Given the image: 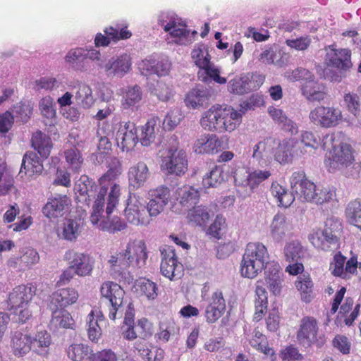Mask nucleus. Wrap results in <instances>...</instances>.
<instances>
[{
	"mask_svg": "<svg viewBox=\"0 0 361 361\" xmlns=\"http://www.w3.org/2000/svg\"><path fill=\"white\" fill-rule=\"evenodd\" d=\"M64 157L69 168L73 172L78 173L84 161L80 151L74 146L64 151Z\"/></svg>",
	"mask_w": 361,
	"mask_h": 361,
	"instance_id": "nucleus-49",
	"label": "nucleus"
},
{
	"mask_svg": "<svg viewBox=\"0 0 361 361\" xmlns=\"http://www.w3.org/2000/svg\"><path fill=\"white\" fill-rule=\"evenodd\" d=\"M297 143L293 138H285L282 140L277 139L273 157L274 160L280 164L285 165L293 160V149Z\"/></svg>",
	"mask_w": 361,
	"mask_h": 361,
	"instance_id": "nucleus-25",
	"label": "nucleus"
},
{
	"mask_svg": "<svg viewBox=\"0 0 361 361\" xmlns=\"http://www.w3.org/2000/svg\"><path fill=\"white\" fill-rule=\"evenodd\" d=\"M271 172L269 169H254L240 168L234 172L235 185L238 192H243L244 196H250L259 185L269 178Z\"/></svg>",
	"mask_w": 361,
	"mask_h": 361,
	"instance_id": "nucleus-6",
	"label": "nucleus"
},
{
	"mask_svg": "<svg viewBox=\"0 0 361 361\" xmlns=\"http://www.w3.org/2000/svg\"><path fill=\"white\" fill-rule=\"evenodd\" d=\"M289 231V226L286 217L283 214H277L274 216L270 226L271 235L277 242L281 241Z\"/></svg>",
	"mask_w": 361,
	"mask_h": 361,
	"instance_id": "nucleus-40",
	"label": "nucleus"
},
{
	"mask_svg": "<svg viewBox=\"0 0 361 361\" xmlns=\"http://www.w3.org/2000/svg\"><path fill=\"white\" fill-rule=\"evenodd\" d=\"M286 259L289 262L299 261L302 255V247L299 243L291 242L284 248Z\"/></svg>",
	"mask_w": 361,
	"mask_h": 361,
	"instance_id": "nucleus-62",
	"label": "nucleus"
},
{
	"mask_svg": "<svg viewBox=\"0 0 361 361\" xmlns=\"http://www.w3.org/2000/svg\"><path fill=\"white\" fill-rule=\"evenodd\" d=\"M343 138L341 133H333L324 137L323 148L328 142L332 145L324 161L325 166L330 173L345 169L354 161L353 149L350 144L343 142Z\"/></svg>",
	"mask_w": 361,
	"mask_h": 361,
	"instance_id": "nucleus-1",
	"label": "nucleus"
},
{
	"mask_svg": "<svg viewBox=\"0 0 361 361\" xmlns=\"http://www.w3.org/2000/svg\"><path fill=\"white\" fill-rule=\"evenodd\" d=\"M108 76L123 75L129 71L131 66L130 58L128 55H121L116 59L111 58L105 64H99Z\"/></svg>",
	"mask_w": 361,
	"mask_h": 361,
	"instance_id": "nucleus-28",
	"label": "nucleus"
},
{
	"mask_svg": "<svg viewBox=\"0 0 361 361\" xmlns=\"http://www.w3.org/2000/svg\"><path fill=\"white\" fill-rule=\"evenodd\" d=\"M82 183V186L79 183L76 190V197L75 200L78 202H81L87 206H89L91 202L90 195L88 194V186L92 188L94 183L87 176H82L79 180Z\"/></svg>",
	"mask_w": 361,
	"mask_h": 361,
	"instance_id": "nucleus-48",
	"label": "nucleus"
},
{
	"mask_svg": "<svg viewBox=\"0 0 361 361\" xmlns=\"http://www.w3.org/2000/svg\"><path fill=\"white\" fill-rule=\"evenodd\" d=\"M162 131L160 118L158 116H152L141 126L139 141L142 146L148 147L159 140Z\"/></svg>",
	"mask_w": 361,
	"mask_h": 361,
	"instance_id": "nucleus-18",
	"label": "nucleus"
},
{
	"mask_svg": "<svg viewBox=\"0 0 361 361\" xmlns=\"http://www.w3.org/2000/svg\"><path fill=\"white\" fill-rule=\"evenodd\" d=\"M223 107L219 105H213L204 111L200 118V123L203 129L220 133L222 123Z\"/></svg>",
	"mask_w": 361,
	"mask_h": 361,
	"instance_id": "nucleus-23",
	"label": "nucleus"
},
{
	"mask_svg": "<svg viewBox=\"0 0 361 361\" xmlns=\"http://www.w3.org/2000/svg\"><path fill=\"white\" fill-rule=\"evenodd\" d=\"M64 259L78 276L85 277L92 274L94 260L89 255L68 250L64 255Z\"/></svg>",
	"mask_w": 361,
	"mask_h": 361,
	"instance_id": "nucleus-13",
	"label": "nucleus"
},
{
	"mask_svg": "<svg viewBox=\"0 0 361 361\" xmlns=\"http://www.w3.org/2000/svg\"><path fill=\"white\" fill-rule=\"evenodd\" d=\"M101 298L109 303V317L111 320L116 318L117 312L122 307L125 291L120 285L113 281H105L100 287Z\"/></svg>",
	"mask_w": 361,
	"mask_h": 361,
	"instance_id": "nucleus-9",
	"label": "nucleus"
},
{
	"mask_svg": "<svg viewBox=\"0 0 361 361\" xmlns=\"http://www.w3.org/2000/svg\"><path fill=\"white\" fill-rule=\"evenodd\" d=\"M188 221L195 226H205L210 219L207 208L204 206H195L188 212Z\"/></svg>",
	"mask_w": 361,
	"mask_h": 361,
	"instance_id": "nucleus-42",
	"label": "nucleus"
},
{
	"mask_svg": "<svg viewBox=\"0 0 361 361\" xmlns=\"http://www.w3.org/2000/svg\"><path fill=\"white\" fill-rule=\"evenodd\" d=\"M160 251L161 274L170 280L180 278L183 274V267L182 264L178 261L175 250L171 246L165 245Z\"/></svg>",
	"mask_w": 361,
	"mask_h": 361,
	"instance_id": "nucleus-12",
	"label": "nucleus"
},
{
	"mask_svg": "<svg viewBox=\"0 0 361 361\" xmlns=\"http://www.w3.org/2000/svg\"><path fill=\"white\" fill-rule=\"evenodd\" d=\"M309 118L314 126L322 128H331L340 123L343 116L341 111L337 108L319 105L310 111Z\"/></svg>",
	"mask_w": 361,
	"mask_h": 361,
	"instance_id": "nucleus-8",
	"label": "nucleus"
},
{
	"mask_svg": "<svg viewBox=\"0 0 361 361\" xmlns=\"http://www.w3.org/2000/svg\"><path fill=\"white\" fill-rule=\"evenodd\" d=\"M301 184L302 185L298 186V188L295 190L298 198L302 202H312V200H314V195L317 190L316 185L310 180Z\"/></svg>",
	"mask_w": 361,
	"mask_h": 361,
	"instance_id": "nucleus-58",
	"label": "nucleus"
},
{
	"mask_svg": "<svg viewBox=\"0 0 361 361\" xmlns=\"http://www.w3.org/2000/svg\"><path fill=\"white\" fill-rule=\"evenodd\" d=\"M75 99L77 104L83 109H89L94 103L92 88L85 83H80L78 85Z\"/></svg>",
	"mask_w": 361,
	"mask_h": 361,
	"instance_id": "nucleus-41",
	"label": "nucleus"
},
{
	"mask_svg": "<svg viewBox=\"0 0 361 361\" xmlns=\"http://www.w3.org/2000/svg\"><path fill=\"white\" fill-rule=\"evenodd\" d=\"M128 180L134 188H140L144 185L149 176V169L143 161H140L129 169Z\"/></svg>",
	"mask_w": 361,
	"mask_h": 361,
	"instance_id": "nucleus-36",
	"label": "nucleus"
},
{
	"mask_svg": "<svg viewBox=\"0 0 361 361\" xmlns=\"http://www.w3.org/2000/svg\"><path fill=\"white\" fill-rule=\"evenodd\" d=\"M51 319L49 325L54 329H71L75 327V321L71 314L64 309L51 310Z\"/></svg>",
	"mask_w": 361,
	"mask_h": 361,
	"instance_id": "nucleus-35",
	"label": "nucleus"
},
{
	"mask_svg": "<svg viewBox=\"0 0 361 361\" xmlns=\"http://www.w3.org/2000/svg\"><path fill=\"white\" fill-rule=\"evenodd\" d=\"M197 75L204 82H207L208 80H214L219 84H225L226 82V79L220 76L219 69L210 61L205 66L199 68Z\"/></svg>",
	"mask_w": 361,
	"mask_h": 361,
	"instance_id": "nucleus-43",
	"label": "nucleus"
},
{
	"mask_svg": "<svg viewBox=\"0 0 361 361\" xmlns=\"http://www.w3.org/2000/svg\"><path fill=\"white\" fill-rule=\"evenodd\" d=\"M342 228L339 221L328 219L322 231H317L309 235V240L312 245L324 251H332L338 247V234Z\"/></svg>",
	"mask_w": 361,
	"mask_h": 361,
	"instance_id": "nucleus-5",
	"label": "nucleus"
},
{
	"mask_svg": "<svg viewBox=\"0 0 361 361\" xmlns=\"http://www.w3.org/2000/svg\"><path fill=\"white\" fill-rule=\"evenodd\" d=\"M122 173L120 161L116 158L111 159L107 171L98 180L100 187L104 186L107 190L110 186V192L107 197L106 212L109 216L117 206L121 195V187L118 184L113 183Z\"/></svg>",
	"mask_w": 361,
	"mask_h": 361,
	"instance_id": "nucleus-4",
	"label": "nucleus"
},
{
	"mask_svg": "<svg viewBox=\"0 0 361 361\" xmlns=\"http://www.w3.org/2000/svg\"><path fill=\"white\" fill-rule=\"evenodd\" d=\"M164 31L169 32L171 37L176 38L185 37L189 35V31L184 24L177 23L175 20H171L164 25Z\"/></svg>",
	"mask_w": 361,
	"mask_h": 361,
	"instance_id": "nucleus-63",
	"label": "nucleus"
},
{
	"mask_svg": "<svg viewBox=\"0 0 361 361\" xmlns=\"http://www.w3.org/2000/svg\"><path fill=\"white\" fill-rule=\"evenodd\" d=\"M32 146L44 159L49 155L53 145L51 139L41 131L36 132L32 137Z\"/></svg>",
	"mask_w": 361,
	"mask_h": 361,
	"instance_id": "nucleus-38",
	"label": "nucleus"
},
{
	"mask_svg": "<svg viewBox=\"0 0 361 361\" xmlns=\"http://www.w3.org/2000/svg\"><path fill=\"white\" fill-rule=\"evenodd\" d=\"M295 286L303 302L310 303L314 298V283L309 274L298 276Z\"/></svg>",
	"mask_w": 361,
	"mask_h": 361,
	"instance_id": "nucleus-34",
	"label": "nucleus"
},
{
	"mask_svg": "<svg viewBox=\"0 0 361 361\" xmlns=\"http://www.w3.org/2000/svg\"><path fill=\"white\" fill-rule=\"evenodd\" d=\"M87 361H118V357L111 349L106 348L96 353L92 352Z\"/></svg>",
	"mask_w": 361,
	"mask_h": 361,
	"instance_id": "nucleus-64",
	"label": "nucleus"
},
{
	"mask_svg": "<svg viewBox=\"0 0 361 361\" xmlns=\"http://www.w3.org/2000/svg\"><path fill=\"white\" fill-rule=\"evenodd\" d=\"M126 255L125 252H120L110 256L108 263L111 270L121 274L130 267V264Z\"/></svg>",
	"mask_w": 361,
	"mask_h": 361,
	"instance_id": "nucleus-56",
	"label": "nucleus"
},
{
	"mask_svg": "<svg viewBox=\"0 0 361 361\" xmlns=\"http://www.w3.org/2000/svg\"><path fill=\"white\" fill-rule=\"evenodd\" d=\"M191 57L195 64L200 68L211 61L208 48L204 44H197L191 52Z\"/></svg>",
	"mask_w": 361,
	"mask_h": 361,
	"instance_id": "nucleus-57",
	"label": "nucleus"
},
{
	"mask_svg": "<svg viewBox=\"0 0 361 361\" xmlns=\"http://www.w3.org/2000/svg\"><path fill=\"white\" fill-rule=\"evenodd\" d=\"M126 226V224L118 216H115L111 219L108 217L106 220L102 221L99 224L101 230L110 233L121 231L124 230Z\"/></svg>",
	"mask_w": 361,
	"mask_h": 361,
	"instance_id": "nucleus-60",
	"label": "nucleus"
},
{
	"mask_svg": "<svg viewBox=\"0 0 361 361\" xmlns=\"http://www.w3.org/2000/svg\"><path fill=\"white\" fill-rule=\"evenodd\" d=\"M82 226L83 223L80 219H67L63 227V238L68 241L76 240L81 233Z\"/></svg>",
	"mask_w": 361,
	"mask_h": 361,
	"instance_id": "nucleus-46",
	"label": "nucleus"
},
{
	"mask_svg": "<svg viewBox=\"0 0 361 361\" xmlns=\"http://www.w3.org/2000/svg\"><path fill=\"white\" fill-rule=\"evenodd\" d=\"M70 204L71 200L66 195H56L48 199L42 208V213L49 219L59 218L63 215Z\"/></svg>",
	"mask_w": 361,
	"mask_h": 361,
	"instance_id": "nucleus-22",
	"label": "nucleus"
},
{
	"mask_svg": "<svg viewBox=\"0 0 361 361\" xmlns=\"http://www.w3.org/2000/svg\"><path fill=\"white\" fill-rule=\"evenodd\" d=\"M171 63L166 57H150L146 59L140 63V68L149 74H157L159 76H165L169 74Z\"/></svg>",
	"mask_w": 361,
	"mask_h": 361,
	"instance_id": "nucleus-26",
	"label": "nucleus"
},
{
	"mask_svg": "<svg viewBox=\"0 0 361 361\" xmlns=\"http://www.w3.org/2000/svg\"><path fill=\"white\" fill-rule=\"evenodd\" d=\"M348 222L361 230V202L356 199L351 201L345 210Z\"/></svg>",
	"mask_w": 361,
	"mask_h": 361,
	"instance_id": "nucleus-51",
	"label": "nucleus"
},
{
	"mask_svg": "<svg viewBox=\"0 0 361 361\" xmlns=\"http://www.w3.org/2000/svg\"><path fill=\"white\" fill-rule=\"evenodd\" d=\"M116 141L123 151L132 150L139 141L135 124L130 121L121 123L116 133Z\"/></svg>",
	"mask_w": 361,
	"mask_h": 361,
	"instance_id": "nucleus-17",
	"label": "nucleus"
},
{
	"mask_svg": "<svg viewBox=\"0 0 361 361\" xmlns=\"http://www.w3.org/2000/svg\"><path fill=\"white\" fill-rule=\"evenodd\" d=\"M43 169V164L37 154L33 152H27L23 157L19 174L22 178L23 175L32 177L35 175L40 174Z\"/></svg>",
	"mask_w": 361,
	"mask_h": 361,
	"instance_id": "nucleus-29",
	"label": "nucleus"
},
{
	"mask_svg": "<svg viewBox=\"0 0 361 361\" xmlns=\"http://www.w3.org/2000/svg\"><path fill=\"white\" fill-rule=\"evenodd\" d=\"M126 220L131 224L147 225L150 222V218L147 214L146 207L135 196L130 197L124 210Z\"/></svg>",
	"mask_w": 361,
	"mask_h": 361,
	"instance_id": "nucleus-16",
	"label": "nucleus"
},
{
	"mask_svg": "<svg viewBox=\"0 0 361 361\" xmlns=\"http://www.w3.org/2000/svg\"><path fill=\"white\" fill-rule=\"evenodd\" d=\"M37 291V287L32 283L16 286L8 294L7 305L9 310H16L27 305Z\"/></svg>",
	"mask_w": 361,
	"mask_h": 361,
	"instance_id": "nucleus-14",
	"label": "nucleus"
},
{
	"mask_svg": "<svg viewBox=\"0 0 361 361\" xmlns=\"http://www.w3.org/2000/svg\"><path fill=\"white\" fill-rule=\"evenodd\" d=\"M269 255L267 247L262 243H249L243 255L240 264L242 276L255 279L269 262Z\"/></svg>",
	"mask_w": 361,
	"mask_h": 361,
	"instance_id": "nucleus-2",
	"label": "nucleus"
},
{
	"mask_svg": "<svg viewBox=\"0 0 361 361\" xmlns=\"http://www.w3.org/2000/svg\"><path fill=\"white\" fill-rule=\"evenodd\" d=\"M137 290L149 300H154L158 295L157 284L147 279H140L137 284Z\"/></svg>",
	"mask_w": 361,
	"mask_h": 361,
	"instance_id": "nucleus-59",
	"label": "nucleus"
},
{
	"mask_svg": "<svg viewBox=\"0 0 361 361\" xmlns=\"http://www.w3.org/2000/svg\"><path fill=\"white\" fill-rule=\"evenodd\" d=\"M263 81L264 78L259 75H253L251 79L247 76L235 78L229 81L228 88L231 93L244 94L259 88Z\"/></svg>",
	"mask_w": 361,
	"mask_h": 361,
	"instance_id": "nucleus-19",
	"label": "nucleus"
},
{
	"mask_svg": "<svg viewBox=\"0 0 361 361\" xmlns=\"http://www.w3.org/2000/svg\"><path fill=\"white\" fill-rule=\"evenodd\" d=\"M177 194L180 197V204L183 207H189L196 204L199 194L198 191L190 186H183L177 190Z\"/></svg>",
	"mask_w": 361,
	"mask_h": 361,
	"instance_id": "nucleus-53",
	"label": "nucleus"
},
{
	"mask_svg": "<svg viewBox=\"0 0 361 361\" xmlns=\"http://www.w3.org/2000/svg\"><path fill=\"white\" fill-rule=\"evenodd\" d=\"M345 292L346 288L345 287H341L336 292L331 302V307L329 312L331 315L334 314L338 311L339 306L341 305L338 314L341 317H346L344 320L345 324L348 326H350L358 316L360 305L357 304L353 310L354 301L351 298H346L345 302L341 305Z\"/></svg>",
	"mask_w": 361,
	"mask_h": 361,
	"instance_id": "nucleus-10",
	"label": "nucleus"
},
{
	"mask_svg": "<svg viewBox=\"0 0 361 361\" xmlns=\"http://www.w3.org/2000/svg\"><path fill=\"white\" fill-rule=\"evenodd\" d=\"M331 51L327 53L328 65L340 71L349 70L351 62V51L348 49H335L330 47Z\"/></svg>",
	"mask_w": 361,
	"mask_h": 361,
	"instance_id": "nucleus-24",
	"label": "nucleus"
},
{
	"mask_svg": "<svg viewBox=\"0 0 361 361\" xmlns=\"http://www.w3.org/2000/svg\"><path fill=\"white\" fill-rule=\"evenodd\" d=\"M142 99V92L140 86L128 87L123 93L121 107L125 110L132 109L140 104Z\"/></svg>",
	"mask_w": 361,
	"mask_h": 361,
	"instance_id": "nucleus-39",
	"label": "nucleus"
},
{
	"mask_svg": "<svg viewBox=\"0 0 361 361\" xmlns=\"http://www.w3.org/2000/svg\"><path fill=\"white\" fill-rule=\"evenodd\" d=\"M98 319H94V311L92 310L87 317V322L88 324L87 334L89 338L94 343H97L101 335L102 329L98 324V320L102 321L104 319V315L100 312L99 315H97Z\"/></svg>",
	"mask_w": 361,
	"mask_h": 361,
	"instance_id": "nucleus-52",
	"label": "nucleus"
},
{
	"mask_svg": "<svg viewBox=\"0 0 361 361\" xmlns=\"http://www.w3.org/2000/svg\"><path fill=\"white\" fill-rule=\"evenodd\" d=\"M252 106V102L245 101L240 104L241 109L240 111H238L232 106H226L223 108L222 125L220 133L234 131L241 123L243 114L247 110L250 109Z\"/></svg>",
	"mask_w": 361,
	"mask_h": 361,
	"instance_id": "nucleus-15",
	"label": "nucleus"
},
{
	"mask_svg": "<svg viewBox=\"0 0 361 361\" xmlns=\"http://www.w3.org/2000/svg\"><path fill=\"white\" fill-rule=\"evenodd\" d=\"M66 62L71 64L73 67L78 70H82L79 67L78 63H85V55L84 48H75L71 49L65 57Z\"/></svg>",
	"mask_w": 361,
	"mask_h": 361,
	"instance_id": "nucleus-61",
	"label": "nucleus"
},
{
	"mask_svg": "<svg viewBox=\"0 0 361 361\" xmlns=\"http://www.w3.org/2000/svg\"><path fill=\"white\" fill-rule=\"evenodd\" d=\"M224 180V170L221 166L215 165L202 179L205 188L215 187Z\"/></svg>",
	"mask_w": 361,
	"mask_h": 361,
	"instance_id": "nucleus-54",
	"label": "nucleus"
},
{
	"mask_svg": "<svg viewBox=\"0 0 361 361\" xmlns=\"http://www.w3.org/2000/svg\"><path fill=\"white\" fill-rule=\"evenodd\" d=\"M325 86L314 80V78L305 81L302 86V93L311 102L323 101L326 96Z\"/></svg>",
	"mask_w": 361,
	"mask_h": 361,
	"instance_id": "nucleus-33",
	"label": "nucleus"
},
{
	"mask_svg": "<svg viewBox=\"0 0 361 361\" xmlns=\"http://www.w3.org/2000/svg\"><path fill=\"white\" fill-rule=\"evenodd\" d=\"M296 339L298 345L305 348L313 345L321 348L326 342L324 334L319 331L317 319L312 316H305L301 319L296 332Z\"/></svg>",
	"mask_w": 361,
	"mask_h": 361,
	"instance_id": "nucleus-3",
	"label": "nucleus"
},
{
	"mask_svg": "<svg viewBox=\"0 0 361 361\" xmlns=\"http://www.w3.org/2000/svg\"><path fill=\"white\" fill-rule=\"evenodd\" d=\"M78 292L73 288H60L54 292L51 296L49 308L64 309L77 302Z\"/></svg>",
	"mask_w": 361,
	"mask_h": 361,
	"instance_id": "nucleus-20",
	"label": "nucleus"
},
{
	"mask_svg": "<svg viewBox=\"0 0 361 361\" xmlns=\"http://www.w3.org/2000/svg\"><path fill=\"white\" fill-rule=\"evenodd\" d=\"M11 353L22 357L32 350V336L27 331H16L11 334L10 341Z\"/></svg>",
	"mask_w": 361,
	"mask_h": 361,
	"instance_id": "nucleus-21",
	"label": "nucleus"
},
{
	"mask_svg": "<svg viewBox=\"0 0 361 361\" xmlns=\"http://www.w3.org/2000/svg\"><path fill=\"white\" fill-rule=\"evenodd\" d=\"M108 190L104 187H100L97 198L93 204L92 212L90 216V221L92 224H97L99 221L102 214L104 212L105 197Z\"/></svg>",
	"mask_w": 361,
	"mask_h": 361,
	"instance_id": "nucleus-50",
	"label": "nucleus"
},
{
	"mask_svg": "<svg viewBox=\"0 0 361 361\" xmlns=\"http://www.w3.org/2000/svg\"><path fill=\"white\" fill-rule=\"evenodd\" d=\"M180 326L172 317H165L160 321L159 331L155 334L157 341L167 343L171 337L179 334Z\"/></svg>",
	"mask_w": 361,
	"mask_h": 361,
	"instance_id": "nucleus-31",
	"label": "nucleus"
},
{
	"mask_svg": "<svg viewBox=\"0 0 361 361\" xmlns=\"http://www.w3.org/2000/svg\"><path fill=\"white\" fill-rule=\"evenodd\" d=\"M104 32L108 35L109 40L113 42L127 39L132 36V32L128 30L127 25H121L118 23L106 27Z\"/></svg>",
	"mask_w": 361,
	"mask_h": 361,
	"instance_id": "nucleus-47",
	"label": "nucleus"
},
{
	"mask_svg": "<svg viewBox=\"0 0 361 361\" xmlns=\"http://www.w3.org/2000/svg\"><path fill=\"white\" fill-rule=\"evenodd\" d=\"M224 140V137H219L216 134H202L195 140L193 151L199 154H216L228 148V139Z\"/></svg>",
	"mask_w": 361,
	"mask_h": 361,
	"instance_id": "nucleus-11",
	"label": "nucleus"
},
{
	"mask_svg": "<svg viewBox=\"0 0 361 361\" xmlns=\"http://www.w3.org/2000/svg\"><path fill=\"white\" fill-rule=\"evenodd\" d=\"M277 139L273 137H267L259 141L253 147L252 157L257 161L268 159L274 153Z\"/></svg>",
	"mask_w": 361,
	"mask_h": 361,
	"instance_id": "nucleus-37",
	"label": "nucleus"
},
{
	"mask_svg": "<svg viewBox=\"0 0 361 361\" xmlns=\"http://www.w3.org/2000/svg\"><path fill=\"white\" fill-rule=\"evenodd\" d=\"M209 99L210 94L207 89L192 88L185 94L184 102L188 108L197 109L207 106Z\"/></svg>",
	"mask_w": 361,
	"mask_h": 361,
	"instance_id": "nucleus-30",
	"label": "nucleus"
},
{
	"mask_svg": "<svg viewBox=\"0 0 361 361\" xmlns=\"http://www.w3.org/2000/svg\"><path fill=\"white\" fill-rule=\"evenodd\" d=\"M51 344V336L46 330L37 331L34 337L32 336V351L43 357L49 355Z\"/></svg>",
	"mask_w": 361,
	"mask_h": 361,
	"instance_id": "nucleus-32",
	"label": "nucleus"
},
{
	"mask_svg": "<svg viewBox=\"0 0 361 361\" xmlns=\"http://www.w3.org/2000/svg\"><path fill=\"white\" fill-rule=\"evenodd\" d=\"M175 145L169 147L161 157V169L169 175L181 176L188 170V157L185 150L178 149V142L174 138Z\"/></svg>",
	"mask_w": 361,
	"mask_h": 361,
	"instance_id": "nucleus-7",
	"label": "nucleus"
},
{
	"mask_svg": "<svg viewBox=\"0 0 361 361\" xmlns=\"http://www.w3.org/2000/svg\"><path fill=\"white\" fill-rule=\"evenodd\" d=\"M250 344L256 350L266 355L274 356L275 355L274 349L269 346L267 336L258 330L254 331V335L250 340Z\"/></svg>",
	"mask_w": 361,
	"mask_h": 361,
	"instance_id": "nucleus-45",
	"label": "nucleus"
},
{
	"mask_svg": "<svg viewBox=\"0 0 361 361\" xmlns=\"http://www.w3.org/2000/svg\"><path fill=\"white\" fill-rule=\"evenodd\" d=\"M344 104L347 109L354 115L355 120L350 124L360 127L361 122L358 119L360 114V98L356 93H347L343 97Z\"/></svg>",
	"mask_w": 361,
	"mask_h": 361,
	"instance_id": "nucleus-44",
	"label": "nucleus"
},
{
	"mask_svg": "<svg viewBox=\"0 0 361 361\" xmlns=\"http://www.w3.org/2000/svg\"><path fill=\"white\" fill-rule=\"evenodd\" d=\"M92 350L86 344L73 343L68 346L66 353L73 361H82Z\"/></svg>",
	"mask_w": 361,
	"mask_h": 361,
	"instance_id": "nucleus-55",
	"label": "nucleus"
},
{
	"mask_svg": "<svg viewBox=\"0 0 361 361\" xmlns=\"http://www.w3.org/2000/svg\"><path fill=\"white\" fill-rule=\"evenodd\" d=\"M124 252L130 264L135 262L137 266L143 265L148 257L146 245L142 240L130 241Z\"/></svg>",
	"mask_w": 361,
	"mask_h": 361,
	"instance_id": "nucleus-27",
	"label": "nucleus"
}]
</instances>
